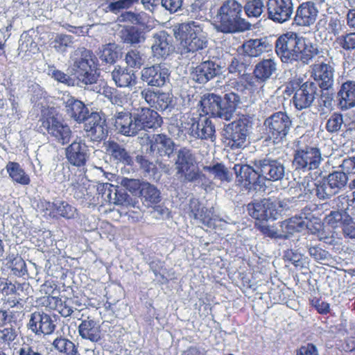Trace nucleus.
I'll return each mask as SVG.
<instances>
[{
	"label": "nucleus",
	"mask_w": 355,
	"mask_h": 355,
	"mask_svg": "<svg viewBox=\"0 0 355 355\" xmlns=\"http://www.w3.org/2000/svg\"><path fill=\"white\" fill-rule=\"evenodd\" d=\"M243 5L236 0L222 3L213 18L212 25L216 32L224 34L241 33L250 28L251 24L242 17Z\"/></svg>",
	"instance_id": "obj_1"
},
{
	"label": "nucleus",
	"mask_w": 355,
	"mask_h": 355,
	"mask_svg": "<svg viewBox=\"0 0 355 355\" xmlns=\"http://www.w3.org/2000/svg\"><path fill=\"white\" fill-rule=\"evenodd\" d=\"M240 103V96L234 92L226 93L223 98L213 93H207L201 96L200 101L203 113L227 121L234 118Z\"/></svg>",
	"instance_id": "obj_2"
},
{
	"label": "nucleus",
	"mask_w": 355,
	"mask_h": 355,
	"mask_svg": "<svg viewBox=\"0 0 355 355\" xmlns=\"http://www.w3.org/2000/svg\"><path fill=\"white\" fill-rule=\"evenodd\" d=\"M175 38L187 52H196L207 46L208 36L203 23L195 21L177 24L173 26Z\"/></svg>",
	"instance_id": "obj_3"
},
{
	"label": "nucleus",
	"mask_w": 355,
	"mask_h": 355,
	"mask_svg": "<svg viewBox=\"0 0 355 355\" xmlns=\"http://www.w3.org/2000/svg\"><path fill=\"white\" fill-rule=\"evenodd\" d=\"M93 53L85 47H79L70 56L71 68L79 83L84 85L96 83L98 76L94 67Z\"/></svg>",
	"instance_id": "obj_4"
},
{
	"label": "nucleus",
	"mask_w": 355,
	"mask_h": 355,
	"mask_svg": "<svg viewBox=\"0 0 355 355\" xmlns=\"http://www.w3.org/2000/svg\"><path fill=\"white\" fill-rule=\"evenodd\" d=\"M295 201V197L283 200L264 198L249 203L247 210L249 215L254 219L259 220H275L282 211L288 209L291 204Z\"/></svg>",
	"instance_id": "obj_5"
},
{
	"label": "nucleus",
	"mask_w": 355,
	"mask_h": 355,
	"mask_svg": "<svg viewBox=\"0 0 355 355\" xmlns=\"http://www.w3.org/2000/svg\"><path fill=\"white\" fill-rule=\"evenodd\" d=\"M175 162V176L180 182L187 184L202 180L205 175L194 166L196 158L191 150L180 148L176 153Z\"/></svg>",
	"instance_id": "obj_6"
},
{
	"label": "nucleus",
	"mask_w": 355,
	"mask_h": 355,
	"mask_svg": "<svg viewBox=\"0 0 355 355\" xmlns=\"http://www.w3.org/2000/svg\"><path fill=\"white\" fill-rule=\"evenodd\" d=\"M290 83L294 91L293 103L298 110L311 107L321 92L316 83L311 80L302 83V79L297 78Z\"/></svg>",
	"instance_id": "obj_7"
},
{
	"label": "nucleus",
	"mask_w": 355,
	"mask_h": 355,
	"mask_svg": "<svg viewBox=\"0 0 355 355\" xmlns=\"http://www.w3.org/2000/svg\"><path fill=\"white\" fill-rule=\"evenodd\" d=\"M324 159L319 148L305 146L295 151L293 165L295 170L306 173L319 168Z\"/></svg>",
	"instance_id": "obj_8"
},
{
	"label": "nucleus",
	"mask_w": 355,
	"mask_h": 355,
	"mask_svg": "<svg viewBox=\"0 0 355 355\" xmlns=\"http://www.w3.org/2000/svg\"><path fill=\"white\" fill-rule=\"evenodd\" d=\"M268 137L277 143L289 132L292 121L284 112H277L266 118L263 123Z\"/></svg>",
	"instance_id": "obj_9"
},
{
	"label": "nucleus",
	"mask_w": 355,
	"mask_h": 355,
	"mask_svg": "<svg viewBox=\"0 0 355 355\" xmlns=\"http://www.w3.org/2000/svg\"><path fill=\"white\" fill-rule=\"evenodd\" d=\"M252 163L261 173L263 185L265 180L272 182L282 180L286 175L284 162L282 159H275L267 155L261 159H254Z\"/></svg>",
	"instance_id": "obj_10"
},
{
	"label": "nucleus",
	"mask_w": 355,
	"mask_h": 355,
	"mask_svg": "<svg viewBox=\"0 0 355 355\" xmlns=\"http://www.w3.org/2000/svg\"><path fill=\"white\" fill-rule=\"evenodd\" d=\"M233 170L236 180L248 190H260L263 187V178L257 167L246 164H235Z\"/></svg>",
	"instance_id": "obj_11"
},
{
	"label": "nucleus",
	"mask_w": 355,
	"mask_h": 355,
	"mask_svg": "<svg viewBox=\"0 0 355 355\" xmlns=\"http://www.w3.org/2000/svg\"><path fill=\"white\" fill-rule=\"evenodd\" d=\"M299 36L295 33L288 32L279 36L275 42V51L284 63H293L297 61V47Z\"/></svg>",
	"instance_id": "obj_12"
},
{
	"label": "nucleus",
	"mask_w": 355,
	"mask_h": 355,
	"mask_svg": "<svg viewBox=\"0 0 355 355\" xmlns=\"http://www.w3.org/2000/svg\"><path fill=\"white\" fill-rule=\"evenodd\" d=\"M268 18L278 24L289 21L293 15V0H267L266 3Z\"/></svg>",
	"instance_id": "obj_13"
},
{
	"label": "nucleus",
	"mask_w": 355,
	"mask_h": 355,
	"mask_svg": "<svg viewBox=\"0 0 355 355\" xmlns=\"http://www.w3.org/2000/svg\"><path fill=\"white\" fill-rule=\"evenodd\" d=\"M43 128L53 141L61 145L68 144L71 137L69 126L55 116L47 117L42 122Z\"/></svg>",
	"instance_id": "obj_14"
},
{
	"label": "nucleus",
	"mask_w": 355,
	"mask_h": 355,
	"mask_svg": "<svg viewBox=\"0 0 355 355\" xmlns=\"http://www.w3.org/2000/svg\"><path fill=\"white\" fill-rule=\"evenodd\" d=\"M310 75L322 90L328 91L334 83V69L327 63H315L310 67Z\"/></svg>",
	"instance_id": "obj_15"
},
{
	"label": "nucleus",
	"mask_w": 355,
	"mask_h": 355,
	"mask_svg": "<svg viewBox=\"0 0 355 355\" xmlns=\"http://www.w3.org/2000/svg\"><path fill=\"white\" fill-rule=\"evenodd\" d=\"M169 69L165 64H154L141 71V80L151 87H162L169 80Z\"/></svg>",
	"instance_id": "obj_16"
},
{
	"label": "nucleus",
	"mask_w": 355,
	"mask_h": 355,
	"mask_svg": "<svg viewBox=\"0 0 355 355\" xmlns=\"http://www.w3.org/2000/svg\"><path fill=\"white\" fill-rule=\"evenodd\" d=\"M27 327L37 336L50 335L54 331L55 324L49 314L35 311L31 314Z\"/></svg>",
	"instance_id": "obj_17"
},
{
	"label": "nucleus",
	"mask_w": 355,
	"mask_h": 355,
	"mask_svg": "<svg viewBox=\"0 0 355 355\" xmlns=\"http://www.w3.org/2000/svg\"><path fill=\"white\" fill-rule=\"evenodd\" d=\"M189 135L191 137L202 140L215 141V125L209 118L205 116L198 119L191 117Z\"/></svg>",
	"instance_id": "obj_18"
},
{
	"label": "nucleus",
	"mask_w": 355,
	"mask_h": 355,
	"mask_svg": "<svg viewBox=\"0 0 355 355\" xmlns=\"http://www.w3.org/2000/svg\"><path fill=\"white\" fill-rule=\"evenodd\" d=\"M65 156L71 165L83 166L89 157L88 146L83 140L77 139L65 148Z\"/></svg>",
	"instance_id": "obj_19"
},
{
	"label": "nucleus",
	"mask_w": 355,
	"mask_h": 355,
	"mask_svg": "<svg viewBox=\"0 0 355 355\" xmlns=\"http://www.w3.org/2000/svg\"><path fill=\"white\" fill-rule=\"evenodd\" d=\"M222 73L221 67L211 60L201 62L191 71L193 80L200 84H205Z\"/></svg>",
	"instance_id": "obj_20"
},
{
	"label": "nucleus",
	"mask_w": 355,
	"mask_h": 355,
	"mask_svg": "<svg viewBox=\"0 0 355 355\" xmlns=\"http://www.w3.org/2000/svg\"><path fill=\"white\" fill-rule=\"evenodd\" d=\"M114 127L118 132L126 137L135 136L139 132L135 112H116L114 115Z\"/></svg>",
	"instance_id": "obj_21"
},
{
	"label": "nucleus",
	"mask_w": 355,
	"mask_h": 355,
	"mask_svg": "<svg viewBox=\"0 0 355 355\" xmlns=\"http://www.w3.org/2000/svg\"><path fill=\"white\" fill-rule=\"evenodd\" d=\"M60 101L64 106L66 112L71 118L79 123L85 121L89 114V110L82 101L67 92L62 94Z\"/></svg>",
	"instance_id": "obj_22"
},
{
	"label": "nucleus",
	"mask_w": 355,
	"mask_h": 355,
	"mask_svg": "<svg viewBox=\"0 0 355 355\" xmlns=\"http://www.w3.org/2000/svg\"><path fill=\"white\" fill-rule=\"evenodd\" d=\"M230 132L229 139L232 148H242L245 146L247 137L248 135V128L246 119H239L233 121L228 125Z\"/></svg>",
	"instance_id": "obj_23"
},
{
	"label": "nucleus",
	"mask_w": 355,
	"mask_h": 355,
	"mask_svg": "<svg viewBox=\"0 0 355 355\" xmlns=\"http://www.w3.org/2000/svg\"><path fill=\"white\" fill-rule=\"evenodd\" d=\"M150 150L159 157H170L174 152L175 144L164 134H154L148 138Z\"/></svg>",
	"instance_id": "obj_24"
},
{
	"label": "nucleus",
	"mask_w": 355,
	"mask_h": 355,
	"mask_svg": "<svg viewBox=\"0 0 355 355\" xmlns=\"http://www.w3.org/2000/svg\"><path fill=\"white\" fill-rule=\"evenodd\" d=\"M151 50L154 57L166 59L174 51L170 36L163 31L155 33Z\"/></svg>",
	"instance_id": "obj_25"
},
{
	"label": "nucleus",
	"mask_w": 355,
	"mask_h": 355,
	"mask_svg": "<svg viewBox=\"0 0 355 355\" xmlns=\"http://www.w3.org/2000/svg\"><path fill=\"white\" fill-rule=\"evenodd\" d=\"M318 10L312 1L303 2L297 8L293 21L300 26H309L316 20Z\"/></svg>",
	"instance_id": "obj_26"
},
{
	"label": "nucleus",
	"mask_w": 355,
	"mask_h": 355,
	"mask_svg": "<svg viewBox=\"0 0 355 355\" xmlns=\"http://www.w3.org/2000/svg\"><path fill=\"white\" fill-rule=\"evenodd\" d=\"M137 122L139 123V131L143 129L157 128L162 123V118L159 114L148 107L137 109L135 112Z\"/></svg>",
	"instance_id": "obj_27"
},
{
	"label": "nucleus",
	"mask_w": 355,
	"mask_h": 355,
	"mask_svg": "<svg viewBox=\"0 0 355 355\" xmlns=\"http://www.w3.org/2000/svg\"><path fill=\"white\" fill-rule=\"evenodd\" d=\"M319 53L320 51L316 44L306 37H299L297 61H300L304 64H308Z\"/></svg>",
	"instance_id": "obj_28"
},
{
	"label": "nucleus",
	"mask_w": 355,
	"mask_h": 355,
	"mask_svg": "<svg viewBox=\"0 0 355 355\" xmlns=\"http://www.w3.org/2000/svg\"><path fill=\"white\" fill-rule=\"evenodd\" d=\"M338 105L342 110L355 107V82L347 81L342 84L338 92Z\"/></svg>",
	"instance_id": "obj_29"
},
{
	"label": "nucleus",
	"mask_w": 355,
	"mask_h": 355,
	"mask_svg": "<svg viewBox=\"0 0 355 355\" xmlns=\"http://www.w3.org/2000/svg\"><path fill=\"white\" fill-rule=\"evenodd\" d=\"M105 149L107 153L116 162H121L126 165L132 164V159L126 149L117 142L108 140L104 143Z\"/></svg>",
	"instance_id": "obj_30"
},
{
	"label": "nucleus",
	"mask_w": 355,
	"mask_h": 355,
	"mask_svg": "<svg viewBox=\"0 0 355 355\" xmlns=\"http://www.w3.org/2000/svg\"><path fill=\"white\" fill-rule=\"evenodd\" d=\"M112 78L116 85L119 87H128L137 83L136 76L132 70L115 66L111 73Z\"/></svg>",
	"instance_id": "obj_31"
},
{
	"label": "nucleus",
	"mask_w": 355,
	"mask_h": 355,
	"mask_svg": "<svg viewBox=\"0 0 355 355\" xmlns=\"http://www.w3.org/2000/svg\"><path fill=\"white\" fill-rule=\"evenodd\" d=\"M191 117L183 116L180 120L172 119L168 130L170 135L175 139L184 140L187 134L189 135Z\"/></svg>",
	"instance_id": "obj_32"
},
{
	"label": "nucleus",
	"mask_w": 355,
	"mask_h": 355,
	"mask_svg": "<svg viewBox=\"0 0 355 355\" xmlns=\"http://www.w3.org/2000/svg\"><path fill=\"white\" fill-rule=\"evenodd\" d=\"M87 184L88 181L83 175H73L70 183L73 196L77 200H91L92 194L89 191V187H87Z\"/></svg>",
	"instance_id": "obj_33"
},
{
	"label": "nucleus",
	"mask_w": 355,
	"mask_h": 355,
	"mask_svg": "<svg viewBox=\"0 0 355 355\" xmlns=\"http://www.w3.org/2000/svg\"><path fill=\"white\" fill-rule=\"evenodd\" d=\"M242 48L243 53L250 57H258L271 49V45L266 38L249 40L245 42Z\"/></svg>",
	"instance_id": "obj_34"
},
{
	"label": "nucleus",
	"mask_w": 355,
	"mask_h": 355,
	"mask_svg": "<svg viewBox=\"0 0 355 355\" xmlns=\"http://www.w3.org/2000/svg\"><path fill=\"white\" fill-rule=\"evenodd\" d=\"M277 71V63L274 59H264L257 63L254 69L255 78L261 83L267 81Z\"/></svg>",
	"instance_id": "obj_35"
},
{
	"label": "nucleus",
	"mask_w": 355,
	"mask_h": 355,
	"mask_svg": "<svg viewBox=\"0 0 355 355\" xmlns=\"http://www.w3.org/2000/svg\"><path fill=\"white\" fill-rule=\"evenodd\" d=\"M78 333L83 339L96 343L101 339V329L96 322L87 318L82 321L78 327Z\"/></svg>",
	"instance_id": "obj_36"
},
{
	"label": "nucleus",
	"mask_w": 355,
	"mask_h": 355,
	"mask_svg": "<svg viewBox=\"0 0 355 355\" xmlns=\"http://www.w3.org/2000/svg\"><path fill=\"white\" fill-rule=\"evenodd\" d=\"M121 38L124 43L135 45L146 40V33L141 28L130 26H126L121 32Z\"/></svg>",
	"instance_id": "obj_37"
},
{
	"label": "nucleus",
	"mask_w": 355,
	"mask_h": 355,
	"mask_svg": "<svg viewBox=\"0 0 355 355\" xmlns=\"http://www.w3.org/2000/svg\"><path fill=\"white\" fill-rule=\"evenodd\" d=\"M149 16L144 11L139 12L131 10L122 12L116 19L119 23H129L134 25L144 26L148 21Z\"/></svg>",
	"instance_id": "obj_38"
},
{
	"label": "nucleus",
	"mask_w": 355,
	"mask_h": 355,
	"mask_svg": "<svg viewBox=\"0 0 355 355\" xmlns=\"http://www.w3.org/2000/svg\"><path fill=\"white\" fill-rule=\"evenodd\" d=\"M6 168L13 182L21 185H28L30 184L31 179L28 175L26 173L18 163L9 162Z\"/></svg>",
	"instance_id": "obj_39"
},
{
	"label": "nucleus",
	"mask_w": 355,
	"mask_h": 355,
	"mask_svg": "<svg viewBox=\"0 0 355 355\" xmlns=\"http://www.w3.org/2000/svg\"><path fill=\"white\" fill-rule=\"evenodd\" d=\"M279 227L284 230L286 235L293 232H300L308 227L307 221L301 216H294L280 223Z\"/></svg>",
	"instance_id": "obj_40"
},
{
	"label": "nucleus",
	"mask_w": 355,
	"mask_h": 355,
	"mask_svg": "<svg viewBox=\"0 0 355 355\" xmlns=\"http://www.w3.org/2000/svg\"><path fill=\"white\" fill-rule=\"evenodd\" d=\"M316 185L317 181L311 180L309 178H305L303 179L302 181L297 184V188L300 191L297 198L302 199L303 200L309 199L313 193L315 194ZM296 189L297 187L294 189L291 188L289 191L291 194H293Z\"/></svg>",
	"instance_id": "obj_41"
},
{
	"label": "nucleus",
	"mask_w": 355,
	"mask_h": 355,
	"mask_svg": "<svg viewBox=\"0 0 355 355\" xmlns=\"http://www.w3.org/2000/svg\"><path fill=\"white\" fill-rule=\"evenodd\" d=\"M140 194L148 206L157 204L161 200L159 191L154 185L146 182H142Z\"/></svg>",
	"instance_id": "obj_42"
},
{
	"label": "nucleus",
	"mask_w": 355,
	"mask_h": 355,
	"mask_svg": "<svg viewBox=\"0 0 355 355\" xmlns=\"http://www.w3.org/2000/svg\"><path fill=\"white\" fill-rule=\"evenodd\" d=\"M325 129L331 134L344 130L345 129L344 116L337 112H333L327 119Z\"/></svg>",
	"instance_id": "obj_43"
},
{
	"label": "nucleus",
	"mask_w": 355,
	"mask_h": 355,
	"mask_svg": "<svg viewBox=\"0 0 355 355\" xmlns=\"http://www.w3.org/2000/svg\"><path fill=\"white\" fill-rule=\"evenodd\" d=\"M52 345L58 352L64 355H76L78 354V349L75 344L66 338L58 337L53 340Z\"/></svg>",
	"instance_id": "obj_44"
},
{
	"label": "nucleus",
	"mask_w": 355,
	"mask_h": 355,
	"mask_svg": "<svg viewBox=\"0 0 355 355\" xmlns=\"http://www.w3.org/2000/svg\"><path fill=\"white\" fill-rule=\"evenodd\" d=\"M337 193L347 185L348 177L345 172L334 171L325 178Z\"/></svg>",
	"instance_id": "obj_45"
},
{
	"label": "nucleus",
	"mask_w": 355,
	"mask_h": 355,
	"mask_svg": "<svg viewBox=\"0 0 355 355\" xmlns=\"http://www.w3.org/2000/svg\"><path fill=\"white\" fill-rule=\"evenodd\" d=\"M44 302H49V304L53 302L55 304V306H52L51 308L56 309L63 317H69L73 312V307L70 304V302H71V300L62 302L61 299H59L58 297L48 296L44 300Z\"/></svg>",
	"instance_id": "obj_46"
},
{
	"label": "nucleus",
	"mask_w": 355,
	"mask_h": 355,
	"mask_svg": "<svg viewBox=\"0 0 355 355\" xmlns=\"http://www.w3.org/2000/svg\"><path fill=\"white\" fill-rule=\"evenodd\" d=\"M110 202L117 205H121L126 208L136 207L138 204V201L135 198H133L123 191H119L117 188L116 189Z\"/></svg>",
	"instance_id": "obj_47"
},
{
	"label": "nucleus",
	"mask_w": 355,
	"mask_h": 355,
	"mask_svg": "<svg viewBox=\"0 0 355 355\" xmlns=\"http://www.w3.org/2000/svg\"><path fill=\"white\" fill-rule=\"evenodd\" d=\"M266 0H250L243 6V11L249 17L257 18L261 16L265 8Z\"/></svg>",
	"instance_id": "obj_48"
},
{
	"label": "nucleus",
	"mask_w": 355,
	"mask_h": 355,
	"mask_svg": "<svg viewBox=\"0 0 355 355\" xmlns=\"http://www.w3.org/2000/svg\"><path fill=\"white\" fill-rule=\"evenodd\" d=\"M306 248L308 250L309 255L317 262L322 263L323 261H328L331 259L329 252L319 245H313L311 243H306Z\"/></svg>",
	"instance_id": "obj_49"
},
{
	"label": "nucleus",
	"mask_w": 355,
	"mask_h": 355,
	"mask_svg": "<svg viewBox=\"0 0 355 355\" xmlns=\"http://www.w3.org/2000/svg\"><path fill=\"white\" fill-rule=\"evenodd\" d=\"M336 194V193L325 178L317 181L315 196L319 199H328Z\"/></svg>",
	"instance_id": "obj_50"
},
{
	"label": "nucleus",
	"mask_w": 355,
	"mask_h": 355,
	"mask_svg": "<svg viewBox=\"0 0 355 355\" xmlns=\"http://www.w3.org/2000/svg\"><path fill=\"white\" fill-rule=\"evenodd\" d=\"M73 43V37L71 35L58 34L52 42L53 47L59 53H64L68 47H71Z\"/></svg>",
	"instance_id": "obj_51"
},
{
	"label": "nucleus",
	"mask_w": 355,
	"mask_h": 355,
	"mask_svg": "<svg viewBox=\"0 0 355 355\" xmlns=\"http://www.w3.org/2000/svg\"><path fill=\"white\" fill-rule=\"evenodd\" d=\"M87 137H89L93 141L99 142L104 140L107 135L108 129L106 123L98 126L90 127L89 129H85Z\"/></svg>",
	"instance_id": "obj_52"
},
{
	"label": "nucleus",
	"mask_w": 355,
	"mask_h": 355,
	"mask_svg": "<svg viewBox=\"0 0 355 355\" xmlns=\"http://www.w3.org/2000/svg\"><path fill=\"white\" fill-rule=\"evenodd\" d=\"M99 58L102 62L114 64L118 58V52L116 51L115 44L110 43L103 46L101 50Z\"/></svg>",
	"instance_id": "obj_53"
},
{
	"label": "nucleus",
	"mask_w": 355,
	"mask_h": 355,
	"mask_svg": "<svg viewBox=\"0 0 355 355\" xmlns=\"http://www.w3.org/2000/svg\"><path fill=\"white\" fill-rule=\"evenodd\" d=\"M205 170L213 173L216 178L221 181L230 182L232 177L228 170L221 164H216L212 166H205Z\"/></svg>",
	"instance_id": "obj_54"
},
{
	"label": "nucleus",
	"mask_w": 355,
	"mask_h": 355,
	"mask_svg": "<svg viewBox=\"0 0 355 355\" xmlns=\"http://www.w3.org/2000/svg\"><path fill=\"white\" fill-rule=\"evenodd\" d=\"M56 212L66 218H73L76 214V209L65 201H58L53 204Z\"/></svg>",
	"instance_id": "obj_55"
},
{
	"label": "nucleus",
	"mask_w": 355,
	"mask_h": 355,
	"mask_svg": "<svg viewBox=\"0 0 355 355\" xmlns=\"http://www.w3.org/2000/svg\"><path fill=\"white\" fill-rule=\"evenodd\" d=\"M116 187L106 182V183H98L96 185V191L99 195H101V197L105 200H107L110 202L112 200V198L114 196V193L116 191Z\"/></svg>",
	"instance_id": "obj_56"
},
{
	"label": "nucleus",
	"mask_w": 355,
	"mask_h": 355,
	"mask_svg": "<svg viewBox=\"0 0 355 355\" xmlns=\"http://www.w3.org/2000/svg\"><path fill=\"white\" fill-rule=\"evenodd\" d=\"M284 258L286 261L291 262L295 266L302 268L306 263L305 258L300 253L294 250H288L285 252Z\"/></svg>",
	"instance_id": "obj_57"
},
{
	"label": "nucleus",
	"mask_w": 355,
	"mask_h": 355,
	"mask_svg": "<svg viewBox=\"0 0 355 355\" xmlns=\"http://www.w3.org/2000/svg\"><path fill=\"white\" fill-rule=\"evenodd\" d=\"M261 232L272 239H285L287 238L285 232L279 226V227L271 225L261 226Z\"/></svg>",
	"instance_id": "obj_58"
},
{
	"label": "nucleus",
	"mask_w": 355,
	"mask_h": 355,
	"mask_svg": "<svg viewBox=\"0 0 355 355\" xmlns=\"http://www.w3.org/2000/svg\"><path fill=\"white\" fill-rule=\"evenodd\" d=\"M171 104V98L167 93L159 92L155 99V107L157 110L164 111L168 109Z\"/></svg>",
	"instance_id": "obj_59"
},
{
	"label": "nucleus",
	"mask_w": 355,
	"mask_h": 355,
	"mask_svg": "<svg viewBox=\"0 0 355 355\" xmlns=\"http://www.w3.org/2000/svg\"><path fill=\"white\" fill-rule=\"evenodd\" d=\"M125 62L131 67L139 68L143 64V59L139 52L131 50L125 55Z\"/></svg>",
	"instance_id": "obj_60"
},
{
	"label": "nucleus",
	"mask_w": 355,
	"mask_h": 355,
	"mask_svg": "<svg viewBox=\"0 0 355 355\" xmlns=\"http://www.w3.org/2000/svg\"><path fill=\"white\" fill-rule=\"evenodd\" d=\"M193 220L196 223H200L208 227H211L214 225L212 219V212L207 208L201 210L200 213Z\"/></svg>",
	"instance_id": "obj_61"
},
{
	"label": "nucleus",
	"mask_w": 355,
	"mask_h": 355,
	"mask_svg": "<svg viewBox=\"0 0 355 355\" xmlns=\"http://www.w3.org/2000/svg\"><path fill=\"white\" fill-rule=\"evenodd\" d=\"M121 185L131 193H135L141 189L142 182L139 180L122 178L120 181Z\"/></svg>",
	"instance_id": "obj_62"
},
{
	"label": "nucleus",
	"mask_w": 355,
	"mask_h": 355,
	"mask_svg": "<svg viewBox=\"0 0 355 355\" xmlns=\"http://www.w3.org/2000/svg\"><path fill=\"white\" fill-rule=\"evenodd\" d=\"M85 130L89 129L90 127L98 126L106 123L105 119L102 117L98 112H92L90 115H87L85 120Z\"/></svg>",
	"instance_id": "obj_63"
},
{
	"label": "nucleus",
	"mask_w": 355,
	"mask_h": 355,
	"mask_svg": "<svg viewBox=\"0 0 355 355\" xmlns=\"http://www.w3.org/2000/svg\"><path fill=\"white\" fill-rule=\"evenodd\" d=\"M17 355H44L39 351L38 348L34 345H30L26 343L21 345L17 352Z\"/></svg>",
	"instance_id": "obj_64"
}]
</instances>
